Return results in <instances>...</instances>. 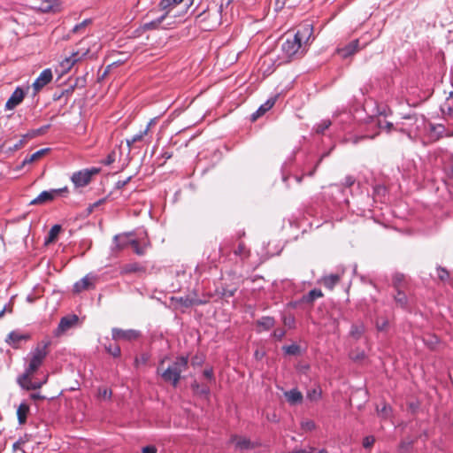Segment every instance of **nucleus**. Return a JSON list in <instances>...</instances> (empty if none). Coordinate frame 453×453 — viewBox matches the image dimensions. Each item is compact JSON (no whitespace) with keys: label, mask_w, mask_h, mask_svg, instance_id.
<instances>
[{"label":"nucleus","mask_w":453,"mask_h":453,"mask_svg":"<svg viewBox=\"0 0 453 453\" xmlns=\"http://www.w3.org/2000/svg\"><path fill=\"white\" fill-rule=\"evenodd\" d=\"M50 345V341H42L37 343L35 348L30 352L28 365L23 374L18 377L19 385L27 390H35L41 388L47 382L48 375H45L42 380H34V375L38 372L47 357Z\"/></svg>","instance_id":"f257e3e1"},{"label":"nucleus","mask_w":453,"mask_h":453,"mask_svg":"<svg viewBox=\"0 0 453 453\" xmlns=\"http://www.w3.org/2000/svg\"><path fill=\"white\" fill-rule=\"evenodd\" d=\"M312 26L311 24H303L294 35H287L281 43V51L283 58L288 61L295 57H300L305 51V47L312 35Z\"/></svg>","instance_id":"f03ea898"},{"label":"nucleus","mask_w":453,"mask_h":453,"mask_svg":"<svg viewBox=\"0 0 453 453\" xmlns=\"http://www.w3.org/2000/svg\"><path fill=\"white\" fill-rule=\"evenodd\" d=\"M166 359L160 361L157 372L164 381L171 383L176 387L181 378V373L187 371L188 367V358L187 357H178L165 366Z\"/></svg>","instance_id":"7ed1b4c3"},{"label":"nucleus","mask_w":453,"mask_h":453,"mask_svg":"<svg viewBox=\"0 0 453 453\" xmlns=\"http://www.w3.org/2000/svg\"><path fill=\"white\" fill-rule=\"evenodd\" d=\"M99 169L92 168V169H83L78 172L73 173L71 177V180L75 187L81 188L85 187L91 181L92 176L98 173Z\"/></svg>","instance_id":"20e7f679"},{"label":"nucleus","mask_w":453,"mask_h":453,"mask_svg":"<svg viewBox=\"0 0 453 453\" xmlns=\"http://www.w3.org/2000/svg\"><path fill=\"white\" fill-rule=\"evenodd\" d=\"M78 322H79V317L75 314H70L65 317H63L60 319L57 329L54 331V335L57 337L62 335L69 329L77 326Z\"/></svg>","instance_id":"39448f33"},{"label":"nucleus","mask_w":453,"mask_h":453,"mask_svg":"<svg viewBox=\"0 0 453 453\" xmlns=\"http://www.w3.org/2000/svg\"><path fill=\"white\" fill-rule=\"evenodd\" d=\"M111 335L115 341L133 342L141 336V333L134 329L112 328Z\"/></svg>","instance_id":"423d86ee"},{"label":"nucleus","mask_w":453,"mask_h":453,"mask_svg":"<svg viewBox=\"0 0 453 453\" xmlns=\"http://www.w3.org/2000/svg\"><path fill=\"white\" fill-rule=\"evenodd\" d=\"M96 278L91 274H88L73 285V292L81 293L95 288Z\"/></svg>","instance_id":"0eeeda50"},{"label":"nucleus","mask_w":453,"mask_h":453,"mask_svg":"<svg viewBox=\"0 0 453 453\" xmlns=\"http://www.w3.org/2000/svg\"><path fill=\"white\" fill-rule=\"evenodd\" d=\"M52 78L53 74L50 68L44 69L33 83L35 92H39L44 86L52 81Z\"/></svg>","instance_id":"6e6552de"},{"label":"nucleus","mask_w":453,"mask_h":453,"mask_svg":"<svg viewBox=\"0 0 453 453\" xmlns=\"http://www.w3.org/2000/svg\"><path fill=\"white\" fill-rule=\"evenodd\" d=\"M360 49L361 48L359 47V40L356 39L348 43L347 45L337 49V52L342 58H347L357 53Z\"/></svg>","instance_id":"1a4fd4ad"},{"label":"nucleus","mask_w":453,"mask_h":453,"mask_svg":"<svg viewBox=\"0 0 453 453\" xmlns=\"http://www.w3.org/2000/svg\"><path fill=\"white\" fill-rule=\"evenodd\" d=\"M25 93L23 89L21 88H17L7 100L5 109L13 110L23 101Z\"/></svg>","instance_id":"9d476101"},{"label":"nucleus","mask_w":453,"mask_h":453,"mask_svg":"<svg viewBox=\"0 0 453 453\" xmlns=\"http://www.w3.org/2000/svg\"><path fill=\"white\" fill-rule=\"evenodd\" d=\"M231 441L235 443L236 449L240 450L252 449L257 447V444L252 442L250 439L238 435H233L231 437Z\"/></svg>","instance_id":"9b49d317"},{"label":"nucleus","mask_w":453,"mask_h":453,"mask_svg":"<svg viewBox=\"0 0 453 453\" xmlns=\"http://www.w3.org/2000/svg\"><path fill=\"white\" fill-rule=\"evenodd\" d=\"M28 339H30V335L29 334H20L19 332L13 331V332H11L8 334L7 339H6V342L9 345H11L12 348L18 349L19 348V342L20 341H22V340L27 341Z\"/></svg>","instance_id":"f8f14e48"},{"label":"nucleus","mask_w":453,"mask_h":453,"mask_svg":"<svg viewBox=\"0 0 453 453\" xmlns=\"http://www.w3.org/2000/svg\"><path fill=\"white\" fill-rule=\"evenodd\" d=\"M87 52L88 50L81 54L79 51L73 52L71 56L66 57L62 60V67L67 70L71 69L76 62H78L83 56L87 54Z\"/></svg>","instance_id":"ddd939ff"},{"label":"nucleus","mask_w":453,"mask_h":453,"mask_svg":"<svg viewBox=\"0 0 453 453\" xmlns=\"http://www.w3.org/2000/svg\"><path fill=\"white\" fill-rule=\"evenodd\" d=\"M57 196V191H42L37 197L30 202V204H43L52 201Z\"/></svg>","instance_id":"4468645a"},{"label":"nucleus","mask_w":453,"mask_h":453,"mask_svg":"<svg viewBox=\"0 0 453 453\" xmlns=\"http://www.w3.org/2000/svg\"><path fill=\"white\" fill-rule=\"evenodd\" d=\"M238 288H239L238 282H232L231 284L225 283L221 287V290L219 291V295L222 298H229V297H232L235 294V292L238 290Z\"/></svg>","instance_id":"2eb2a0df"},{"label":"nucleus","mask_w":453,"mask_h":453,"mask_svg":"<svg viewBox=\"0 0 453 453\" xmlns=\"http://www.w3.org/2000/svg\"><path fill=\"white\" fill-rule=\"evenodd\" d=\"M40 9L44 12H58L61 10V4L58 0H45L42 2Z\"/></svg>","instance_id":"dca6fc26"},{"label":"nucleus","mask_w":453,"mask_h":453,"mask_svg":"<svg viewBox=\"0 0 453 453\" xmlns=\"http://www.w3.org/2000/svg\"><path fill=\"white\" fill-rule=\"evenodd\" d=\"M275 104V98L268 99L264 104H262L256 112L251 115V120L256 121L259 117L263 116Z\"/></svg>","instance_id":"f3484780"},{"label":"nucleus","mask_w":453,"mask_h":453,"mask_svg":"<svg viewBox=\"0 0 453 453\" xmlns=\"http://www.w3.org/2000/svg\"><path fill=\"white\" fill-rule=\"evenodd\" d=\"M341 280V275L339 274H330L324 276L321 279V283L324 285L325 288H328L329 290H332L336 284H338Z\"/></svg>","instance_id":"a211bd4d"},{"label":"nucleus","mask_w":453,"mask_h":453,"mask_svg":"<svg viewBox=\"0 0 453 453\" xmlns=\"http://www.w3.org/2000/svg\"><path fill=\"white\" fill-rule=\"evenodd\" d=\"M29 410V405L26 403H21L17 408V418L20 425H23L27 422Z\"/></svg>","instance_id":"6ab92c4d"},{"label":"nucleus","mask_w":453,"mask_h":453,"mask_svg":"<svg viewBox=\"0 0 453 453\" xmlns=\"http://www.w3.org/2000/svg\"><path fill=\"white\" fill-rule=\"evenodd\" d=\"M287 401L290 404H296L303 400V394L297 389H291L284 393Z\"/></svg>","instance_id":"aec40b11"},{"label":"nucleus","mask_w":453,"mask_h":453,"mask_svg":"<svg viewBox=\"0 0 453 453\" xmlns=\"http://www.w3.org/2000/svg\"><path fill=\"white\" fill-rule=\"evenodd\" d=\"M167 15H168V12H166L161 17L157 18V19L152 20L150 22L144 23L142 25V29L144 31L158 29L161 23L165 19Z\"/></svg>","instance_id":"412c9836"},{"label":"nucleus","mask_w":453,"mask_h":453,"mask_svg":"<svg viewBox=\"0 0 453 453\" xmlns=\"http://www.w3.org/2000/svg\"><path fill=\"white\" fill-rule=\"evenodd\" d=\"M144 272H145V267L142 266L138 263L127 264V265H125L121 268V273H123V274H128V273H144Z\"/></svg>","instance_id":"4be33fe9"},{"label":"nucleus","mask_w":453,"mask_h":453,"mask_svg":"<svg viewBox=\"0 0 453 453\" xmlns=\"http://www.w3.org/2000/svg\"><path fill=\"white\" fill-rule=\"evenodd\" d=\"M151 125V122L148 124L146 128L143 131H141L139 134L133 135L131 138L127 139V145L128 146L129 150H131V147L133 144H134L137 142H140L143 139V137L148 134L150 130V127Z\"/></svg>","instance_id":"5701e85b"},{"label":"nucleus","mask_w":453,"mask_h":453,"mask_svg":"<svg viewBox=\"0 0 453 453\" xmlns=\"http://www.w3.org/2000/svg\"><path fill=\"white\" fill-rule=\"evenodd\" d=\"M49 151V149H42L38 151L33 153L32 155L27 157L23 162L22 165H25L27 164H32L35 161H38L40 158H42L46 153Z\"/></svg>","instance_id":"b1692460"},{"label":"nucleus","mask_w":453,"mask_h":453,"mask_svg":"<svg viewBox=\"0 0 453 453\" xmlns=\"http://www.w3.org/2000/svg\"><path fill=\"white\" fill-rule=\"evenodd\" d=\"M183 0H161L158 6L162 11L169 12V11L180 4Z\"/></svg>","instance_id":"393cba45"},{"label":"nucleus","mask_w":453,"mask_h":453,"mask_svg":"<svg viewBox=\"0 0 453 453\" xmlns=\"http://www.w3.org/2000/svg\"><path fill=\"white\" fill-rule=\"evenodd\" d=\"M131 234H122V235H117L115 236V241L117 242V246L119 249L122 250L126 248L127 245H130V239Z\"/></svg>","instance_id":"a878e982"},{"label":"nucleus","mask_w":453,"mask_h":453,"mask_svg":"<svg viewBox=\"0 0 453 453\" xmlns=\"http://www.w3.org/2000/svg\"><path fill=\"white\" fill-rule=\"evenodd\" d=\"M323 296V293L320 289H311L307 296H303V301L306 303H313L316 299Z\"/></svg>","instance_id":"bb28decb"},{"label":"nucleus","mask_w":453,"mask_h":453,"mask_svg":"<svg viewBox=\"0 0 453 453\" xmlns=\"http://www.w3.org/2000/svg\"><path fill=\"white\" fill-rule=\"evenodd\" d=\"M397 293L395 296V303L402 308H406L408 305V297L402 291V289H396Z\"/></svg>","instance_id":"cd10ccee"},{"label":"nucleus","mask_w":453,"mask_h":453,"mask_svg":"<svg viewBox=\"0 0 453 453\" xmlns=\"http://www.w3.org/2000/svg\"><path fill=\"white\" fill-rule=\"evenodd\" d=\"M393 285L395 289H403L405 285V277L403 273H395L393 277Z\"/></svg>","instance_id":"c85d7f7f"},{"label":"nucleus","mask_w":453,"mask_h":453,"mask_svg":"<svg viewBox=\"0 0 453 453\" xmlns=\"http://www.w3.org/2000/svg\"><path fill=\"white\" fill-rule=\"evenodd\" d=\"M60 231H61V226L59 225H54L50 228V230L48 234L46 243L54 242L56 241L58 235L59 234Z\"/></svg>","instance_id":"c756f323"},{"label":"nucleus","mask_w":453,"mask_h":453,"mask_svg":"<svg viewBox=\"0 0 453 453\" xmlns=\"http://www.w3.org/2000/svg\"><path fill=\"white\" fill-rule=\"evenodd\" d=\"M275 320L272 317H264L257 321V325L263 326L264 329L268 330L274 326Z\"/></svg>","instance_id":"7c9ffc66"},{"label":"nucleus","mask_w":453,"mask_h":453,"mask_svg":"<svg viewBox=\"0 0 453 453\" xmlns=\"http://www.w3.org/2000/svg\"><path fill=\"white\" fill-rule=\"evenodd\" d=\"M321 396V389L319 388L308 390L307 398L311 401H318Z\"/></svg>","instance_id":"2f4dec72"},{"label":"nucleus","mask_w":453,"mask_h":453,"mask_svg":"<svg viewBox=\"0 0 453 453\" xmlns=\"http://www.w3.org/2000/svg\"><path fill=\"white\" fill-rule=\"evenodd\" d=\"M130 245L137 255L142 256L145 253V246H141L136 240H131Z\"/></svg>","instance_id":"473e14b6"},{"label":"nucleus","mask_w":453,"mask_h":453,"mask_svg":"<svg viewBox=\"0 0 453 453\" xmlns=\"http://www.w3.org/2000/svg\"><path fill=\"white\" fill-rule=\"evenodd\" d=\"M105 349L110 355H111L114 357H118L120 356V348L117 344H110L109 346H105Z\"/></svg>","instance_id":"72a5a7b5"},{"label":"nucleus","mask_w":453,"mask_h":453,"mask_svg":"<svg viewBox=\"0 0 453 453\" xmlns=\"http://www.w3.org/2000/svg\"><path fill=\"white\" fill-rule=\"evenodd\" d=\"M90 23H91V19H87L83 20L82 22H81L80 24H77L76 26H74L72 32L74 34L82 32L86 28V27L88 26Z\"/></svg>","instance_id":"f704fd0d"},{"label":"nucleus","mask_w":453,"mask_h":453,"mask_svg":"<svg viewBox=\"0 0 453 453\" xmlns=\"http://www.w3.org/2000/svg\"><path fill=\"white\" fill-rule=\"evenodd\" d=\"M437 276H438L439 280L442 282H446L449 279V272L442 267L437 268Z\"/></svg>","instance_id":"c9c22d12"},{"label":"nucleus","mask_w":453,"mask_h":453,"mask_svg":"<svg viewBox=\"0 0 453 453\" xmlns=\"http://www.w3.org/2000/svg\"><path fill=\"white\" fill-rule=\"evenodd\" d=\"M365 331V328L363 326H357L354 325L351 327L350 334L355 338H359Z\"/></svg>","instance_id":"e433bc0d"},{"label":"nucleus","mask_w":453,"mask_h":453,"mask_svg":"<svg viewBox=\"0 0 453 453\" xmlns=\"http://www.w3.org/2000/svg\"><path fill=\"white\" fill-rule=\"evenodd\" d=\"M379 128L382 130H386L387 132H390L393 129V123L386 120L378 119L377 123Z\"/></svg>","instance_id":"4c0bfd02"},{"label":"nucleus","mask_w":453,"mask_h":453,"mask_svg":"<svg viewBox=\"0 0 453 453\" xmlns=\"http://www.w3.org/2000/svg\"><path fill=\"white\" fill-rule=\"evenodd\" d=\"M111 396V391L107 388H98V397L104 400H108Z\"/></svg>","instance_id":"58836bf2"},{"label":"nucleus","mask_w":453,"mask_h":453,"mask_svg":"<svg viewBox=\"0 0 453 453\" xmlns=\"http://www.w3.org/2000/svg\"><path fill=\"white\" fill-rule=\"evenodd\" d=\"M330 126L331 121L329 119H324L318 125L316 131L319 134H323Z\"/></svg>","instance_id":"ea45409f"},{"label":"nucleus","mask_w":453,"mask_h":453,"mask_svg":"<svg viewBox=\"0 0 453 453\" xmlns=\"http://www.w3.org/2000/svg\"><path fill=\"white\" fill-rule=\"evenodd\" d=\"M234 254L237 256H242L243 257H249V250H247L244 243H240L238 248L234 250Z\"/></svg>","instance_id":"a19ab883"},{"label":"nucleus","mask_w":453,"mask_h":453,"mask_svg":"<svg viewBox=\"0 0 453 453\" xmlns=\"http://www.w3.org/2000/svg\"><path fill=\"white\" fill-rule=\"evenodd\" d=\"M26 442L27 440L23 438H20L19 441L14 442L12 445V452L15 453L18 450H21L23 453H26L25 450L23 449V446L25 445Z\"/></svg>","instance_id":"79ce46f5"},{"label":"nucleus","mask_w":453,"mask_h":453,"mask_svg":"<svg viewBox=\"0 0 453 453\" xmlns=\"http://www.w3.org/2000/svg\"><path fill=\"white\" fill-rule=\"evenodd\" d=\"M180 303L184 306V307H190L194 304H197L198 302L195 299H191L189 297H180Z\"/></svg>","instance_id":"37998d69"},{"label":"nucleus","mask_w":453,"mask_h":453,"mask_svg":"<svg viewBox=\"0 0 453 453\" xmlns=\"http://www.w3.org/2000/svg\"><path fill=\"white\" fill-rule=\"evenodd\" d=\"M302 429L304 431H312L315 428V423L312 420H303L301 423Z\"/></svg>","instance_id":"c03bdc74"},{"label":"nucleus","mask_w":453,"mask_h":453,"mask_svg":"<svg viewBox=\"0 0 453 453\" xmlns=\"http://www.w3.org/2000/svg\"><path fill=\"white\" fill-rule=\"evenodd\" d=\"M388 319H378L376 321V327L379 331H384L388 328Z\"/></svg>","instance_id":"a18cd8bd"},{"label":"nucleus","mask_w":453,"mask_h":453,"mask_svg":"<svg viewBox=\"0 0 453 453\" xmlns=\"http://www.w3.org/2000/svg\"><path fill=\"white\" fill-rule=\"evenodd\" d=\"M374 442H375V438L373 436H372V435L366 436L363 440V446L365 449H369V448L372 447Z\"/></svg>","instance_id":"49530a36"},{"label":"nucleus","mask_w":453,"mask_h":453,"mask_svg":"<svg viewBox=\"0 0 453 453\" xmlns=\"http://www.w3.org/2000/svg\"><path fill=\"white\" fill-rule=\"evenodd\" d=\"M285 352L290 355H296L299 351V347L296 344L286 346L283 348Z\"/></svg>","instance_id":"de8ad7c7"},{"label":"nucleus","mask_w":453,"mask_h":453,"mask_svg":"<svg viewBox=\"0 0 453 453\" xmlns=\"http://www.w3.org/2000/svg\"><path fill=\"white\" fill-rule=\"evenodd\" d=\"M390 411H391L390 407L387 404H384L381 409H379V407H377L378 413L384 418H386L389 415Z\"/></svg>","instance_id":"09e8293b"},{"label":"nucleus","mask_w":453,"mask_h":453,"mask_svg":"<svg viewBox=\"0 0 453 453\" xmlns=\"http://www.w3.org/2000/svg\"><path fill=\"white\" fill-rule=\"evenodd\" d=\"M273 337L277 340H281L285 334H286V331L285 329L283 328H276L274 331H273Z\"/></svg>","instance_id":"8fccbe9b"},{"label":"nucleus","mask_w":453,"mask_h":453,"mask_svg":"<svg viewBox=\"0 0 453 453\" xmlns=\"http://www.w3.org/2000/svg\"><path fill=\"white\" fill-rule=\"evenodd\" d=\"M356 181V179L353 176H346L344 179V181L342 182L343 186L345 187H351Z\"/></svg>","instance_id":"3c124183"},{"label":"nucleus","mask_w":453,"mask_h":453,"mask_svg":"<svg viewBox=\"0 0 453 453\" xmlns=\"http://www.w3.org/2000/svg\"><path fill=\"white\" fill-rule=\"evenodd\" d=\"M49 128H50V125L43 126V127L35 130L33 133V136L42 135V134H45Z\"/></svg>","instance_id":"603ef678"},{"label":"nucleus","mask_w":453,"mask_h":453,"mask_svg":"<svg viewBox=\"0 0 453 453\" xmlns=\"http://www.w3.org/2000/svg\"><path fill=\"white\" fill-rule=\"evenodd\" d=\"M131 180V177H127L125 180H119L116 183V188L118 189L123 188Z\"/></svg>","instance_id":"864d4df0"},{"label":"nucleus","mask_w":453,"mask_h":453,"mask_svg":"<svg viewBox=\"0 0 453 453\" xmlns=\"http://www.w3.org/2000/svg\"><path fill=\"white\" fill-rule=\"evenodd\" d=\"M148 361V357L146 355H142L140 358L136 357L134 360L135 365H138L139 364H146Z\"/></svg>","instance_id":"5fc2aeb1"},{"label":"nucleus","mask_w":453,"mask_h":453,"mask_svg":"<svg viewBox=\"0 0 453 453\" xmlns=\"http://www.w3.org/2000/svg\"><path fill=\"white\" fill-rule=\"evenodd\" d=\"M157 448L155 446H146L142 449V453H157Z\"/></svg>","instance_id":"6e6d98bb"},{"label":"nucleus","mask_w":453,"mask_h":453,"mask_svg":"<svg viewBox=\"0 0 453 453\" xmlns=\"http://www.w3.org/2000/svg\"><path fill=\"white\" fill-rule=\"evenodd\" d=\"M203 376L208 379V380H212L213 379V372L211 369H205L203 371Z\"/></svg>","instance_id":"4d7b16f0"},{"label":"nucleus","mask_w":453,"mask_h":453,"mask_svg":"<svg viewBox=\"0 0 453 453\" xmlns=\"http://www.w3.org/2000/svg\"><path fill=\"white\" fill-rule=\"evenodd\" d=\"M30 397L35 401L45 399V396L42 395L40 393H33Z\"/></svg>","instance_id":"13d9d810"},{"label":"nucleus","mask_w":453,"mask_h":453,"mask_svg":"<svg viewBox=\"0 0 453 453\" xmlns=\"http://www.w3.org/2000/svg\"><path fill=\"white\" fill-rule=\"evenodd\" d=\"M24 145V141L19 140L18 143L14 144L12 148H10L11 150H18Z\"/></svg>","instance_id":"bf43d9fd"},{"label":"nucleus","mask_w":453,"mask_h":453,"mask_svg":"<svg viewBox=\"0 0 453 453\" xmlns=\"http://www.w3.org/2000/svg\"><path fill=\"white\" fill-rule=\"evenodd\" d=\"M350 357L353 360H360V359H363L365 357V353L361 352L360 354H357V356H354L353 354H351Z\"/></svg>","instance_id":"052dcab7"},{"label":"nucleus","mask_w":453,"mask_h":453,"mask_svg":"<svg viewBox=\"0 0 453 453\" xmlns=\"http://www.w3.org/2000/svg\"><path fill=\"white\" fill-rule=\"evenodd\" d=\"M53 191H57V196H58V195H60L62 193H67L68 192V188H67V187H65L63 188L53 189Z\"/></svg>","instance_id":"680f3d73"},{"label":"nucleus","mask_w":453,"mask_h":453,"mask_svg":"<svg viewBox=\"0 0 453 453\" xmlns=\"http://www.w3.org/2000/svg\"><path fill=\"white\" fill-rule=\"evenodd\" d=\"M380 115H384V116H386V115H387V113H386L385 111H380Z\"/></svg>","instance_id":"e2e57ef3"},{"label":"nucleus","mask_w":453,"mask_h":453,"mask_svg":"<svg viewBox=\"0 0 453 453\" xmlns=\"http://www.w3.org/2000/svg\"><path fill=\"white\" fill-rule=\"evenodd\" d=\"M284 323L287 325V324H289V321H287V319H285Z\"/></svg>","instance_id":"0e129e2a"},{"label":"nucleus","mask_w":453,"mask_h":453,"mask_svg":"<svg viewBox=\"0 0 453 453\" xmlns=\"http://www.w3.org/2000/svg\"><path fill=\"white\" fill-rule=\"evenodd\" d=\"M284 323L287 325V324H289V321H287V319H285Z\"/></svg>","instance_id":"69168bd1"},{"label":"nucleus","mask_w":453,"mask_h":453,"mask_svg":"<svg viewBox=\"0 0 453 453\" xmlns=\"http://www.w3.org/2000/svg\"><path fill=\"white\" fill-rule=\"evenodd\" d=\"M4 311H2L0 312V317L4 314Z\"/></svg>","instance_id":"338daca9"}]
</instances>
